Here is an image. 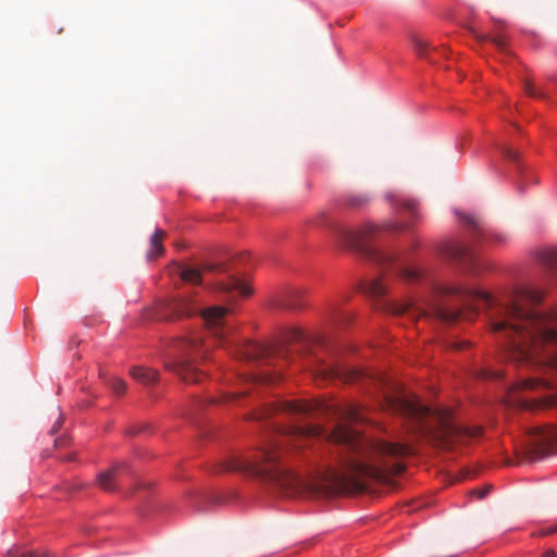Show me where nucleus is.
Returning <instances> with one entry per match:
<instances>
[{
    "label": "nucleus",
    "mask_w": 557,
    "mask_h": 557,
    "mask_svg": "<svg viewBox=\"0 0 557 557\" xmlns=\"http://www.w3.org/2000/svg\"><path fill=\"white\" fill-rule=\"evenodd\" d=\"M345 422L336 424L329 434L319 425H300L292 422L285 426H275L273 433L252 457L242 455L233 457L225 466L226 470L244 472L249 476L273 485L287 495L314 490L319 484L311 479L300 476L281 466L284 445L300 448L315 438L325 436L330 442L343 447L341 469L327 473V481L342 486H352L362 492L364 481L387 483L394 475L405 470L404 458L411 454L407 444L382 438L369 440L347 422L364 420L361 408L348 406L341 411Z\"/></svg>",
    "instance_id": "1"
},
{
    "label": "nucleus",
    "mask_w": 557,
    "mask_h": 557,
    "mask_svg": "<svg viewBox=\"0 0 557 557\" xmlns=\"http://www.w3.org/2000/svg\"><path fill=\"white\" fill-rule=\"evenodd\" d=\"M434 295L458 297L471 312L476 311L472 302L480 301L488 312L493 332L504 335L512 357L530 361L540 359L544 351L543 361L557 370V322L527 308L542 301V292L521 288L497 299L487 292L456 284L437 285Z\"/></svg>",
    "instance_id": "2"
},
{
    "label": "nucleus",
    "mask_w": 557,
    "mask_h": 557,
    "mask_svg": "<svg viewBox=\"0 0 557 557\" xmlns=\"http://www.w3.org/2000/svg\"><path fill=\"white\" fill-rule=\"evenodd\" d=\"M384 409L416 421L421 432L432 436L438 444L449 447L455 444H463L470 438L479 436L480 426L467 428L457 424L448 410L431 408L422 405L414 397L404 393L394 395L385 394Z\"/></svg>",
    "instance_id": "3"
},
{
    "label": "nucleus",
    "mask_w": 557,
    "mask_h": 557,
    "mask_svg": "<svg viewBox=\"0 0 557 557\" xmlns=\"http://www.w3.org/2000/svg\"><path fill=\"white\" fill-rule=\"evenodd\" d=\"M403 228V225L396 223H387L382 226L366 223L358 230H350L337 224L332 226L333 235L341 246L355 250L382 267L396 269L401 280L411 283L421 277L420 271L412 268L404 255L384 251L374 245L383 231Z\"/></svg>",
    "instance_id": "4"
},
{
    "label": "nucleus",
    "mask_w": 557,
    "mask_h": 557,
    "mask_svg": "<svg viewBox=\"0 0 557 557\" xmlns=\"http://www.w3.org/2000/svg\"><path fill=\"white\" fill-rule=\"evenodd\" d=\"M228 312L227 308L221 306L201 309L199 301L189 294L172 298L161 309L162 317L166 320H175L200 313L208 331L219 339H222L228 331L225 321Z\"/></svg>",
    "instance_id": "5"
},
{
    "label": "nucleus",
    "mask_w": 557,
    "mask_h": 557,
    "mask_svg": "<svg viewBox=\"0 0 557 557\" xmlns=\"http://www.w3.org/2000/svg\"><path fill=\"white\" fill-rule=\"evenodd\" d=\"M171 358L165 362L166 369L176 373L186 383H198L203 373L196 362L207 357L202 349V339L198 335L188 334L177 337L171 345Z\"/></svg>",
    "instance_id": "6"
},
{
    "label": "nucleus",
    "mask_w": 557,
    "mask_h": 557,
    "mask_svg": "<svg viewBox=\"0 0 557 557\" xmlns=\"http://www.w3.org/2000/svg\"><path fill=\"white\" fill-rule=\"evenodd\" d=\"M389 310L395 314L409 313L412 319L423 315H433L446 323H453L461 315L460 310L448 309L435 299L426 300L424 304H419L413 299H407L403 302H393L389 304Z\"/></svg>",
    "instance_id": "7"
},
{
    "label": "nucleus",
    "mask_w": 557,
    "mask_h": 557,
    "mask_svg": "<svg viewBox=\"0 0 557 557\" xmlns=\"http://www.w3.org/2000/svg\"><path fill=\"white\" fill-rule=\"evenodd\" d=\"M317 375L322 380H339L345 383L367 380L380 385L381 387L387 384L385 376L381 373H372L362 369L348 368L342 364L320 366L317 370Z\"/></svg>",
    "instance_id": "8"
},
{
    "label": "nucleus",
    "mask_w": 557,
    "mask_h": 557,
    "mask_svg": "<svg viewBox=\"0 0 557 557\" xmlns=\"http://www.w3.org/2000/svg\"><path fill=\"white\" fill-rule=\"evenodd\" d=\"M319 403L309 401H283L274 406H270L256 414V419H267L268 417L282 411L293 416H307L320 408Z\"/></svg>",
    "instance_id": "9"
},
{
    "label": "nucleus",
    "mask_w": 557,
    "mask_h": 557,
    "mask_svg": "<svg viewBox=\"0 0 557 557\" xmlns=\"http://www.w3.org/2000/svg\"><path fill=\"white\" fill-rule=\"evenodd\" d=\"M530 453L533 458H543L557 440V431L554 428H534L531 433Z\"/></svg>",
    "instance_id": "10"
},
{
    "label": "nucleus",
    "mask_w": 557,
    "mask_h": 557,
    "mask_svg": "<svg viewBox=\"0 0 557 557\" xmlns=\"http://www.w3.org/2000/svg\"><path fill=\"white\" fill-rule=\"evenodd\" d=\"M442 253L450 260L467 262L472 260L471 251L458 242L449 240L442 245Z\"/></svg>",
    "instance_id": "11"
},
{
    "label": "nucleus",
    "mask_w": 557,
    "mask_h": 557,
    "mask_svg": "<svg viewBox=\"0 0 557 557\" xmlns=\"http://www.w3.org/2000/svg\"><path fill=\"white\" fill-rule=\"evenodd\" d=\"M239 357L245 360H263L270 355V349L255 342H247L238 348Z\"/></svg>",
    "instance_id": "12"
},
{
    "label": "nucleus",
    "mask_w": 557,
    "mask_h": 557,
    "mask_svg": "<svg viewBox=\"0 0 557 557\" xmlns=\"http://www.w3.org/2000/svg\"><path fill=\"white\" fill-rule=\"evenodd\" d=\"M127 465L122 462L113 466L110 470L103 471L98 474L97 482L99 486L106 491H113L114 483L119 476L126 471Z\"/></svg>",
    "instance_id": "13"
},
{
    "label": "nucleus",
    "mask_w": 557,
    "mask_h": 557,
    "mask_svg": "<svg viewBox=\"0 0 557 557\" xmlns=\"http://www.w3.org/2000/svg\"><path fill=\"white\" fill-rule=\"evenodd\" d=\"M215 268H218V265L213 264H207L202 269L189 265H178V274L186 283L200 284L202 273L213 271Z\"/></svg>",
    "instance_id": "14"
},
{
    "label": "nucleus",
    "mask_w": 557,
    "mask_h": 557,
    "mask_svg": "<svg viewBox=\"0 0 557 557\" xmlns=\"http://www.w3.org/2000/svg\"><path fill=\"white\" fill-rule=\"evenodd\" d=\"M129 375L146 386L152 385L159 381V372L157 370L141 366L131 368Z\"/></svg>",
    "instance_id": "15"
},
{
    "label": "nucleus",
    "mask_w": 557,
    "mask_h": 557,
    "mask_svg": "<svg viewBox=\"0 0 557 557\" xmlns=\"http://www.w3.org/2000/svg\"><path fill=\"white\" fill-rule=\"evenodd\" d=\"M276 307L287 310H296L302 307L301 290L289 289L276 302Z\"/></svg>",
    "instance_id": "16"
},
{
    "label": "nucleus",
    "mask_w": 557,
    "mask_h": 557,
    "mask_svg": "<svg viewBox=\"0 0 557 557\" xmlns=\"http://www.w3.org/2000/svg\"><path fill=\"white\" fill-rule=\"evenodd\" d=\"M220 289L224 293L243 297L249 296L251 294L250 288L235 276H231L227 282H222L220 284Z\"/></svg>",
    "instance_id": "17"
},
{
    "label": "nucleus",
    "mask_w": 557,
    "mask_h": 557,
    "mask_svg": "<svg viewBox=\"0 0 557 557\" xmlns=\"http://www.w3.org/2000/svg\"><path fill=\"white\" fill-rule=\"evenodd\" d=\"M536 260L552 274L557 271V249H544L536 252Z\"/></svg>",
    "instance_id": "18"
},
{
    "label": "nucleus",
    "mask_w": 557,
    "mask_h": 557,
    "mask_svg": "<svg viewBox=\"0 0 557 557\" xmlns=\"http://www.w3.org/2000/svg\"><path fill=\"white\" fill-rule=\"evenodd\" d=\"M363 290L371 297L381 298L387 292V283L385 277H375L364 284Z\"/></svg>",
    "instance_id": "19"
},
{
    "label": "nucleus",
    "mask_w": 557,
    "mask_h": 557,
    "mask_svg": "<svg viewBox=\"0 0 557 557\" xmlns=\"http://www.w3.org/2000/svg\"><path fill=\"white\" fill-rule=\"evenodd\" d=\"M165 237V232L162 230H157L150 238V249L147 252V258L152 260L161 256L164 251V246L162 244L163 238Z\"/></svg>",
    "instance_id": "20"
},
{
    "label": "nucleus",
    "mask_w": 557,
    "mask_h": 557,
    "mask_svg": "<svg viewBox=\"0 0 557 557\" xmlns=\"http://www.w3.org/2000/svg\"><path fill=\"white\" fill-rule=\"evenodd\" d=\"M411 42L413 45L414 52L420 58L430 60V58H429L430 45H429V42L426 40H424L423 38H421L419 36L413 35L411 37Z\"/></svg>",
    "instance_id": "21"
},
{
    "label": "nucleus",
    "mask_w": 557,
    "mask_h": 557,
    "mask_svg": "<svg viewBox=\"0 0 557 557\" xmlns=\"http://www.w3.org/2000/svg\"><path fill=\"white\" fill-rule=\"evenodd\" d=\"M484 239L494 245H503L507 242L508 236L499 231H490L483 235Z\"/></svg>",
    "instance_id": "22"
},
{
    "label": "nucleus",
    "mask_w": 557,
    "mask_h": 557,
    "mask_svg": "<svg viewBox=\"0 0 557 557\" xmlns=\"http://www.w3.org/2000/svg\"><path fill=\"white\" fill-rule=\"evenodd\" d=\"M502 153L508 161L515 163L520 170V154L517 150H513L508 146H504L502 147Z\"/></svg>",
    "instance_id": "23"
},
{
    "label": "nucleus",
    "mask_w": 557,
    "mask_h": 557,
    "mask_svg": "<svg viewBox=\"0 0 557 557\" xmlns=\"http://www.w3.org/2000/svg\"><path fill=\"white\" fill-rule=\"evenodd\" d=\"M108 384L117 395H123L127 388L126 382L119 377H110Z\"/></svg>",
    "instance_id": "24"
},
{
    "label": "nucleus",
    "mask_w": 557,
    "mask_h": 557,
    "mask_svg": "<svg viewBox=\"0 0 557 557\" xmlns=\"http://www.w3.org/2000/svg\"><path fill=\"white\" fill-rule=\"evenodd\" d=\"M480 40H491L499 51H506V46H507V42H506V38L504 36H500V35H495V36H480L479 37Z\"/></svg>",
    "instance_id": "25"
},
{
    "label": "nucleus",
    "mask_w": 557,
    "mask_h": 557,
    "mask_svg": "<svg viewBox=\"0 0 557 557\" xmlns=\"http://www.w3.org/2000/svg\"><path fill=\"white\" fill-rule=\"evenodd\" d=\"M523 88L528 96L533 98H544L545 94L541 90H539L533 83H531L529 79H525L523 82Z\"/></svg>",
    "instance_id": "26"
},
{
    "label": "nucleus",
    "mask_w": 557,
    "mask_h": 557,
    "mask_svg": "<svg viewBox=\"0 0 557 557\" xmlns=\"http://www.w3.org/2000/svg\"><path fill=\"white\" fill-rule=\"evenodd\" d=\"M462 221L474 230H480V221L476 216L471 214H461Z\"/></svg>",
    "instance_id": "27"
},
{
    "label": "nucleus",
    "mask_w": 557,
    "mask_h": 557,
    "mask_svg": "<svg viewBox=\"0 0 557 557\" xmlns=\"http://www.w3.org/2000/svg\"><path fill=\"white\" fill-rule=\"evenodd\" d=\"M400 206H401L404 209H406V210H408V211H410V212H412V213H413V212H414V210H416V207H417V202H416L414 200H412V199H404V200L401 201Z\"/></svg>",
    "instance_id": "28"
},
{
    "label": "nucleus",
    "mask_w": 557,
    "mask_h": 557,
    "mask_svg": "<svg viewBox=\"0 0 557 557\" xmlns=\"http://www.w3.org/2000/svg\"><path fill=\"white\" fill-rule=\"evenodd\" d=\"M544 407H556L557 406V394L549 395L543 399Z\"/></svg>",
    "instance_id": "29"
},
{
    "label": "nucleus",
    "mask_w": 557,
    "mask_h": 557,
    "mask_svg": "<svg viewBox=\"0 0 557 557\" xmlns=\"http://www.w3.org/2000/svg\"><path fill=\"white\" fill-rule=\"evenodd\" d=\"M21 557H55L54 555H51L48 552H27L21 555Z\"/></svg>",
    "instance_id": "30"
},
{
    "label": "nucleus",
    "mask_w": 557,
    "mask_h": 557,
    "mask_svg": "<svg viewBox=\"0 0 557 557\" xmlns=\"http://www.w3.org/2000/svg\"><path fill=\"white\" fill-rule=\"evenodd\" d=\"M490 486H484V487H481V488H476V490H473L471 493L473 495H476L479 499H483L490 492Z\"/></svg>",
    "instance_id": "31"
},
{
    "label": "nucleus",
    "mask_w": 557,
    "mask_h": 557,
    "mask_svg": "<svg viewBox=\"0 0 557 557\" xmlns=\"http://www.w3.org/2000/svg\"><path fill=\"white\" fill-rule=\"evenodd\" d=\"M557 532V525L550 528H544L539 531L540 536H548Z\"/></svg>",
    "instance_id": "32"
},
{
    "label": "nucleus",
    "mask_w": 557,
    "mask_h": 557,
    "mask_svg": "<svg viewBox=\"0 0 557 557\" xmlns=\"http://www.w3.org/2000/svg\"><path fill=\"white\" fill-rule=\"evenodd\" d=\"M62 423H63V418L60 416L58 418L57 422L52 425L50 433L55 434L59 431V429L61 428Z\"/></svg>",
    "instance_id": "33"
},
{
    "label": "nucleus",
    "mask_w": 557,
    "mask_h": 557,
    "mask_svg": "<svg viewBox=\"0 0 557 557\" xmlns=\"http://www.w3.org/2000/svg\"><path fill=\"white\" fill-rule=\"evenodd\" d=\"M367 202V199L364 197H358L350 199L351 206H361Z\"/></svg>",
    "instance_id": "34"
},
{
    "label": "nucleus",
    "mask_w": 557,
    "mask_h": 557,
    "mask_svg": "<svg viewBox=\"0 0 557 557\" xmlns=\"http://www.w3.org/2000/svg\"><path fill=\"white\" fill-rule=\"evenodd\" d=\"M542 557H557V553L555 549L550 548L543 553Z\"/></svg>",
    "instance_id": "35"
}]
</instances>
